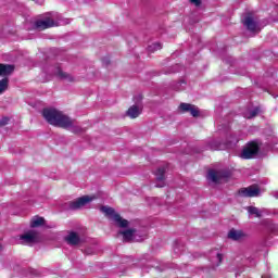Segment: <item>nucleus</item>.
<instances>
[{
    "mask_svg": "<svg viewBox=\"0 0 278 278\" xmlns=\"http://www.w3.org/2000/svg\"><path fill=\"white\" fill-rule=\"evenodd\" d=\"M42 116L53 127H61L62 129L73 127V119L56 109H43Z\"/></svg>",
    "mask_w": 278,
    "mask_h": 278,
    "instance_id": "f257e3e1",
    "label": "nucleus"
},
{
    "mask_svg": "<svg viewBox=\"0 0 278 278\" xmlns=\"http://www.w3.org/2000/svg\"><path fill=\"white\" fill-rule=\"evenodd\" d=\"M100 211L102 212V214H105V216H113V220H115L118 227L125 229V227L129 226V220L123 219V217H121V214L116 213L114 208L110 206H101Z\"/></svg>",
    "mask_w": 278,
    "mask_h": 278,
    "instance_id": "f03ea898",
    "label": "nucleus"
},
{
    "mask_svg": "<svg viewBox=\"0 0 278 278\" xmlns=\"http://www.w3.org/2000/svg\"><path fill=\"white\" fill-rule=\"evenodd\" d=\"M262 190L260 189V185H251L249 187L240 188L237 192L238 197H242L243 199H253L261 194Z\"/></svg>",
    "mask_w": 278,
    "mask_h": 278,
    "instance_id": "7ed1b4c3",
    "label": "nucleus"
},
{
    "mask_svg": "<svg viewBox=\"0 0 278 278\" xmlns=\"http://www.w3.org/2000/svg\"><path fill=\"white\" fill-rule=\"evenodd\" d=\"M257 153H260V144L256 141H250L247 143L245 149H243L241 157L242 160H253Z\"/></svg>",
    "mask_w": 278,
    "mask_h": 278,
    "instance_id": "20e7f679",
    "label": "nucleus"
},
{
    "mask_svg": "<svg viewBox=\"0 0 278 278\" xmlns=\"http://www.w3.org/2000/svg\"><path fill=\"white\" fill-rule=\"evenodd\" d=\"M35 29L38 31H45V29H51V27H58V22L51 17H46L45 20H36L34 23Z\"/></svg>",
    "mask_w": 278,
    "mask_h": 278,
    "instance_id": "39448f33",
    "label": "nucleus"
},
{
    "mask_svg": "<svg viewBox=\"0 0 278 278\" xmlns=\"http://www.w3.org/2000/svg\"><path fill=\"white\" fill-rule=\"evenodd\" d=\"M90 201H92V198H90L89 195H84L74 201H71L68 206L70 210H81V207L88 205Z\"/></svg>",
    "mask_w": 278,
    "mask_h": 278,
    "instance_id": "423d86ee",
    "label": "nucleus"
},
{
    "mask_svg": "<svg viewBox=\"0 0 278 278\" xmlns=\"http://www.w3.org/2000/svg\"><path fill=\"white\" fill-rule=\"evenodd\" d=\"M179 110L184 113L189 112L193 118H199L201 111H199V106L190 103H180Z\"/></svg>",
    "mask_w": 278,
    "mask_h": 278,
    "instance_id": "0eeeda50",
    "label": "nucleus"
},
{
    "mask_svg": "<svg viewBox=\"0 0 278 278\" xmlns=\"http://www.w3.org/2000/svg\"><path fill=\"white\" fill-rule=\"evenodd\" d=\"M230 177L229 172H216L214 169L208 170V179L214 184H218L222 179H228Z\"/></svg>",
    "mask_w": 278,
    "mask_h": 278,
    "instance_id": "6e6552de",
    "label": "nucleus"
},
{
    "mask_svg": "<svg viewBox=\"0 0 278 278\" xmlns=\"http://www.w3.org/2000/svg\"><path fill=\"white\" fill-rule=\"evenodd\" d=\"M243 25L249 31H256L257 23L253 21V15L248 14L243 20Z\"/></svg>",
    "mask_w": 278,
    "mask_h": 278,
    "instance_id": "1a4fd4ad",
    "label": "nucleus"
},
{
    "mask_svg": "<svg viewBox=\"0 0 278 278\" xmlns=\"http://www.w3.org/2000/svg\"><path fill=\"white\" fill-rule=\"evenodd\" d=\"M14 73V65L0 63V77H10Z\"/></svg>",
    "mask_w": 278,
    "mask_h": 278,
    "instance_id": "9d476101",
    "label": "nucleus"
},
{
    "mask_svg": "<svg viewBox=\"0 0 278 278\" xmlns=\"http://www.w3.org/2000/svg\"><path fill=\"white\" fill-rule=\"evenodd\" d=\"M65 240L67 244H71V247H77V244L81 242V238H79V235L75 231L70 232L68 236L65 237Z\"/></svg>",
    "mask_w": 278,
    "mask_h": 278,
    "instance_id": "9b49d317",
    "label": "nucleus"
},
{
    "mask_svg": "<svg viewBox=\"0 0 278 278\" xmlns=\"http://www.w3.org/2000/svg\"><path fill=\"white\" fill-rule=\"evenodd\" d=\"M140 114H142V108L136 104L131 105L126 112V116H128L129 118H138Z\"/></svg>",
    "mask_w": 278,
    "mask_h": 278,
    "instance_id": "f8f14e48",
    "label": "nucleus"
},
{
    "mask_svg": "<svg viewBox=\"0 0 278 278\" xmlns=\"http://www.w3.org/2000/svg\"><path fill=\"white\" fill-rule=\"evenodd\" d=\"M228 238L230 240H235V241L244 240V238H247V233H244V231H242V230H236V229L232 228L228 232Z\"/></svg>",
    "mask_w": 278,
    "mask_h": 278,
    "instance_id": "ddd939ff",
    "label": "nucleus"
},
{
    "mask_svg": "<svg viewBox=\"0 0 278 278\" xmlns=\"http://www.w3.org/2000/svg\"><path fill=\"white\" fill-rule=\"evenodd\" d=\"M136 229L135 228H130L124 231H119L121 236H123V241L124 242H131V240H134V235L136 233Z\"/></svg>",
    "mask_w": 278,
    "mask_h": 278,
    "instance_id": "4468645a",
    "label": "nucleus"
},
{
    "mask_svg": "<svg viewBox=\"0 0 278 278\" xmlns=\"http://www.w3.org/2000/svg\"><path fill=\"white\" fill-rule=\"evenodd\" d=\"M20 238L21 240H24V242H26L27 244H31V242H36L37 235L36 231H28L22 235Z\"/></svg>",
    "mask_w": 278,
    "mask_h": 278,
    "instance_id": "2eb2a0df",
    "label": "nucleus"
},
{
    "mask_svg": "<svg viewBox=\"0 0 278 278\" xmlns=\"http://www.w3.org/2000/svg\"><path fill=\"white\" fill-rule=\"evenodd\" d=\"M56 75L60 77V79H66L70 83L75 81V78L71 74L63 72L61 68L58 70Z\"/></svg>",
    "mask_w": 278,
    "mask_h": 278,
    "instance_id": "dca6fc26",
    "label": "nucleus"
},
{
    "mask_svg": "<svg viewBox=\"0 0 278 278\" xmlns=\"http://www.w3.org/2000/svg\"><path fill=\"white\" fill-rule=\"evenodd\" d=\"M45 225V217H35L30 220V227L36 229V227H42Z\"/></svg>",
    "mask_w": 278,
    "mask_h": 278,
    "instance_id": "f3484780",
    "label": "nucleus"
},
{
    "mask_svg": "<svg viewBox=\"0 0 278 278\" xmlns=\"http://www.w3.org/2000/svg\"><path fill=\"white\" fill-rule=\"evenodd\" d=\"M10 86V78L4 77L0 80V94H3V92H5V90H8Z\"/></svg>",
    "mask_w": 278,
    "mask_h": 278,
    "instance_id": "a211bd4d",
    "label": "nucleus"
},
{
    "mask_svg": "<svg viewBox=\"0 0 278 278\" xmlns=\"http://www.w3.org/2000/svg\"><path fill=\"white\" fill-rule=\"evenodd\" d=\"M164 175H166V168L159 167L155 172L156 181H164Z\"/></svg>",
    "mask_w": 278,
    "mask_h": 278,
    "instance_id": "6ab92c4d",
    "label": "nucleus"
},
{
    "mask_svg": "<svg viewBox=\"0 0 278 278\" xmlns=\"http://www.w3.org/2000/svg\"><path fill=\"white\" fill-rule=\"evenodd\" d=\"M248 212L249 214L256 216V218H262V213L256 206H248Z\"/></svg>",
    "mask_w": 278,
    "mask_h": 278,
    "instance_id": "aec40b11",
    "label": "nucleus"
},
{
    "mask_svg": "<svg viewBox=\"0 0 278 278\" xmlns=\"http://www.w3.org/2000/svg\"><path fill=\"white\" fill-rule=\"evenodd\" d=\"M160 49H162V43L160 42L152 43L148 47L150 53H155V51H160Z\"/></svg>",
    "mask_w": 278,
    "mask_h": 278,
    "instance_id": "412c9836",
    "label": "nucleus"
},
{
    "mask_svg": "<svg viewBox=\"0 0 278 278\" xmlns=\"http://www.w3.org/2000/svg\"><path fill=\"white\" fill-rule=\"evenodd\" d=\"M257 114H260V108H255L250 112V115L248 116V118H255V116H257Z\"/></svg>",
    "mask_w": 278,
    "mask_h": 278,
    "instance_id": "4be33fe9",
    "label": "nucleus"
},
{
    "mask_svg": "<svg viewBox=\"0 0 278 278\" xmlns=\"http://www.w3.org/2000/svg\"><path fill=\"white\" fill-rule=\"evenodd\" d=\"M8 123H10V117H2L0 119V127H5V125H8Z\"/></svg>",
    "mask_w": 278,
    "mask_h": 278,
    "instance_id": "5701e85b",
    "label": "nucleus"
},
{
    "mask_svg": "<svg viewBox=\"0 0 278 278\" xmlns=\"http://www.w3.org/2000/svg\"><path fill=\"white\" fill-rule=\"evenodd\" d=\"M190 3H192L193 5H195V8L201 7L202 0H189Z\"/></svg>",
    "mask_w": 278,
    "mask_h": 278,
    "instance_id": "b1692460",
    "label": "nucleus"
},
{
    "mask_svg": "<svg viewBox=\"0 0 278 278\" xmlns=\"http://www.w3.org/2000/svg\"><path fill=\"white\" fill-rule=\"evenodd\" d=\"M217 260H218V264H217V266H220V264L223 263V254H220V253H218L217 254Z\"/></svg>",
    "mask_w": 278,
    "mask_h": 278,
    "instance_id": "393cba45",
    "label": "nucleus"
},
{
    "mask_svg": "<svg viewBox=\"0 0 278 278\" xmlns=\"http://www.w3.org/2000/svg\"><path fill=\"white\" fill-rule=\"evenodd\" d=\"M74 134H79L80 131H83L81 130V128H79V127H75V128H73V130H72Z\"/></svg>",
    "mask_w": 278,
    "mask_h": 278,
    "instance_id": "a878e982",
    "label": "nucleus"
},
{
    "mask_svg": "<svg viewBox=\"0 0 278 278\" xmlns=\"http://www.w3.org/2000/svg\"><path fill=\"white\" fill-rule=\"evenodd\" d=\"M102 62L108 66V64H110V59H103Z\"/></svg>",
    "mask_w": 278,
    "mask_h": 278,
    "instance_id": "bb28decb",
    "label": "nucleus"
},
{
    "mask_svg": "<svg viewBox=\"0 0 278 278\" xmlns=\"http://www.w3.org/2000/svg\"><path fill=\"white\" fill-rule=\"evenodd\" d=\"M156 188H164V184L163 185H156Z\"/></svg>",
    "mask_w": 278,
    "mask_h": 278,
    "instance_id": "cd10ccee",
    "label": "nucleus"
},
{
    "mask_svg": "<svg viewBox=\"0 0 278 278\" xmlns=\"http://www.w3.org/2000/svg\"><path fill=\"white\" fill-rule=\"evenodd\" d=\"M1 251H3V245H1V243H0V253H1Z\"/></svg>",
    "mask_w": 278,
    "mask_h": 278,
    "instance_id": "c85d7f7f",
    "label": "nucleus"
}]
</instances>
